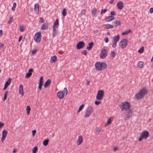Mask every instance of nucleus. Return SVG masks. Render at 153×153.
<instances>
[{"mask_svg": "<svg viewBox=\"0 0 153 153\" xmlns=\"http://www.w3.org/2000/svg\"><path fill=\"white\" fill-rule=\"evenodd\" d=\"M148 92V90L146 88H143L135 95V97L138 100H140L143 98L146 95Z\"/></svg>", "mask_w": 153, "mask_h": 153, "instance_id": "f257e3e1", "label": "nucleus"}, {"mask_svg": "<svg viewBox=\"0 0 153 153\" xmlns=\"http://www.w3.org/2000/svg\"><path fill=\"white\" fill-rule=\"evenodd\" d=\"M95 66L97 70L101 71L105 70L106 68L107 65L105 62H98L95 64Z\"/></svg>", "mask_w": 153, "mask_h": 153, "instance_id": "f03ea898", "label": "nucleus"}, {"mask_svg": "<svg viewBox=\"0 0 153 153\" xmlns=\"http://www.w3.org/2000/svg\"><path fill=\"white\" fill-rule=\"evenodd\" d=\"M130 104L128 102H122L120 105V107L122 111H126L128 110L130 108Z\"/></svg>", "mask_w": 153, "mask_h": 153, "instance_id": "7ed1b4c3", "label": "nucleus"}, {"mask_svg": "<svg viewBox=\"0 0 153 153\" xmlns=\"http://www.w3.org/2000/svg\"><path fill=\"white\" fill-rule=\"evenodd\" d=\"M149 133L147 131L144 130L142 131L140 134V137L138 138L139 141H141L143 139H146L149 137Z\"/></svg>", "mask_w": 153, "mask_h": 153, "instance_id": "20e7f679", "label": "nucleus"}, {"mask_svg": "<svg viewBox=\"0 0 153 153\" xmlns=\"http://www.w3.org/2000/svg\"><path fill=\"white\" fill-rule=\"evenodd\" d=\"M68 92L67 89L65 88H64L63 91H59L57 93V96L59 98L62 99L64 97L65 94L66 95L67 94Z\"/></svg>", "mask_w": 153, "mask_h": 153, "instance_id": "39448f33", "label": "nucleus"}, {"mask_svg": "<svg viewBox=\"0 0 153 153\" xmlns=\"http://www.w3.org/2000/svg\"><path fill=\"white\" fill-rule=\"evenodd\" d=\"M104 96V92L102 90H99L97 93L96 98L98 100H102Z\"/></svg>", "mask_w": 153, "mask_h": 153, "instance_id": "423d86ee", "label": "nucleus"}, {"mask_svg": "<svg viewBox=\"0 0 153 153\" xmlns=\"http://www.w3.org/2000/svg\"><path fill=\"white\" fill-rule=\"evenodd\" d=\"M41 33L40 32L36 33L34 36V39L36 42H39L41 41Z\"/></svg>", "mask_w": 153, "mask_h": 153, "instance_id": "0eeeda50", "label": "nucleus"}, {"mask_svg": "<svg viewBox=\"0 0 153 153\" xmlns=\"http://www.w3.org/2000/svg\"><path fill=\"white\" fill-rule=\"evenodd\" d=\"M107 55V51L105 49H102L100 54V57L103 59L105 58Z\"/></svg>", "mask_w": 153, "mask_h": 153, "instance_id": "6e6552de", "label": "nucleus"}, {"mask_svg": "<svg viewBox=\"0 0 153 153\" xmlns=\"http://www.w3.org/2000/svg\"><path fill=\"white\" fill-rule=\"evenodd\" d=\"M93 111V108L91 106L88 107L87 108V110L85 112V117H88L91 115Z\"/></svg>", "mask_w": 153, "mask_h": 153, "instance_id": "1a4fd4ad", "label": "nucleus"}, {"mask_svg": "<svg viewBox=\"0 0 153 153\" xmlns=\"http://www.w3.org/2000/svg\"><path fill=\"white\" fill-rule=\"evenodd\" d=\"M128 41L126 39H124L121 41L120 43V45L122 48H124L126 46L127 44Z\"/></svg>", "mask_w": 153, "mask_h": 153, "instance_id": "9d476101", "label": "nucleus"}, {"mask_svg": "<svg viewBox=\"0 0 153 153\" xmlns=\"http://www.w3.org/2000/svg\"><path fill=\"white\" fill-rule=\"evenodd\" d=\"M83 140V138L82 136V135L79 136L76 142L77 146L80 145L82 143Z\"/></svg>", "mask_w": 153, "mask_h": 153, "instance_id": "9b49d317", "label": "nucleus"}, {"mask_svg": "<svg viewBox=\"0 0 153 153\" xmlns=\"http://www.w3.org/2000/svg\"><path fill=\"white\" fill-rule=\"evenodd\" d=\"M7 134V132L5 129H4L2 131V137L1 139V141L3 142L6 139Z\"/></svg>", "mask_w": 153, "mask_h": 153, "instance_id": "f8f14e48", "label": "nucleus"}, {"mask_svg": "<svg viewBox=\"0 0 153 153\" xmlns=\"http://www.w3.org/2000/svg\"><path fill=\"white\" fill-rule=\"evenodd\" d=\"M85 43L83 42H78L76 45V48L78 49L82 48L85 46Z\"/></svg>", "mask_w": 153, "mask_h": 153, "instance_id": "ddd939ff", "label": "nucleus"}, {"mask_svg": "<svg viewBox=\"0 0 153 153\" xmlns=\"http://www.w3.org/2000/svg\"><path fill=\"white\" fill-rule=\"evenodd\" d=\"M59 21L58 19H56V20L53 23V28L57 29L58 27L59 26Z\"/></svg>", "mask_w": 153, "mask_h": 153, "instance_id": "4468645a", "label": "nucleus"}, {"mask_svg": "<svg viewBox=\"0 0 153 153\" xmlns=\"http://www.w3.org/2000/svg\"><path fill=\"white\" fill-rule=\"evenodd\" d=\"M39 5L38 3L35 4L34 6V10L35 11V13L36 14H38L39 13Z\"/></svg>", "mask_w": 153, "mask_h": 153, "instance_id": "2eb2a0df", "label": "nucleus"}, {"mask_svg": "<svg viewBox=\"0 0 153 153\" xmlns=\"http://www.w3.org/2000/svg\"><path fill=\"white\" fill-rule=\"evenodd\" d=\"M114 17L111 16H108V17H106L105 19L104 20L105 21L108 22H110L111 21L114 20Z\"/></svg>", "mask_w": 153, "mask_h": 153, "instance_id": "dca6fc26", "label": "nucleus"}, {"mask_svg": "<svg viewBox=\"0 0 153 153\" xmlns=\"http://www.w3.org/2000/svg\"><path fill=\"white\" fill-rule=\"evenodd\" d=\"M132 116V111L130 110L128 111L126 115V117L127 119H128L129 118Z\"/></svg>", "mask_w": 153, "mask_h": 153, "instance_id": "f3484780", "label": "nucleus"}, {"mask_svg": "<svg viewBox=\"0 0 153 153\" xmlns=\"http://www.w3.org/2000/svg\"><path fill=\"white\" fill-rule=\"evenodd\" d=\"M19 93L22 96H23L24 94V93L23 91V85L22 84H21L20 85L19 88Z\"/></svg>", "mask_w": 153, "mask_h": 153, "instance_id": "a211bd4d", "label": "nucleus"}, {"mask_svg": "<svg viewBox=\"0 0 153 153\" xmlns=\"http://www.w3.org/2000/svg\"><path fill=\"white\" fill-rule=\"evenodd\" d=\"M48 23H44L42 24L41 26V28L42 30H46L48 29Z\"/></svg>", "mask_w": 153, "mask_h": 153, "instance_id": "6ab92c4d", "label": "nucleus"}, {"mask_svg": "<svg viewBox=\"0 0 153 153\" xmlns=\"http://www.w3.org/2000/svg\"><path fill=\"white\" fill-rule=\"evenodd\" d=\"M33 69L32 68L28 70V73H27L25 77L28 78L32 75V72L33 71Z\"/></svg>", "mask_w": 153, "mask_h": 153, "instance_id": "aec40b11", "label": "nucleus"}, {"mask_svg": "<svg viewBox=\"0 0 153 153\" xmlns=\"http://www.w3.org/2000/svg\"><path fill=\"white\" fill-rule=\"evenodd\" d=\"M117 5L120 9H122L123 7V3L121 1L117 2Z\"/></svg>", "mask_w": 153, "mask_h": 153, "instance_id": "412c9836", "label": "nucleus"}, {"mask_svg": "<svg viewBox=\"0 0 153 153\" xmlns=\"http://www.w3.org/2000/svg\"><path fill=\"white\" fill-rule=\"evenodd\" d=\"M104 27L106 29H108L109 28H111L113 27V26L112 25L106 24L103 25Z\"/></svg>", "mask_w": 153, "mask_h": 153, "instance_id": "4be33fe9", "label": "nucleus"}, {"mask_svg": "<svg viewBox=\"0 0 153 153\" xmlns=\"http://www.w3.org/2000/svg\"><path fill=\"white\" fill-rule=\"evenodd\" d=\"M120 38V36L119 35H118L116 36H114L113 37V40L114 42H117L119 40Z\"/></svg>", "mask_w": 153, "mask_h": 153, "instance_id": "5701e85b", "label": "nucleus"}, {"mask_svg": "<svg viewBox=\"0 0 153 153\" xmlns=\"http://www.w3.org/2000/svg\"><path fill=\"white\" fill-rule=\"evenodd\" d=\"M57 60L56 56L55 55L51 57L50 62L51 63H53L56 62Z\"/></svg>", "mask_w": 153, "mask_h": 153, "instance_id": "b1692460", "label": "nucleus"}, {"mask_svg": "<svg viewBox=\"0 0 153 153\" xmlns=\"http://www.w3.org/2000/svg\"><path fill=\"white\" fill-rule=\"evenodd\" d=\"M51 83V80L48 79L45 82L44 85V87L45 88H46L48 85H49Z\"/></svg>", "mask_w": 153, "mask_h": 153, "instance_id": "393cba45", "label": "nucleus"}, {"mask_svg": "<svg viewBox=\"0 0 153 153\" xmlns=\"http://www.w3.org/2000/svg\"><path fill=\"white\" fill-rule=\"evenodd\" d=\"M112 121V120L111 119V118H110L105 123V126L106 127L111 124V123Z\"/></svg>", "mask_w": 153, "mask_h": 153, "instance_id": "a878e982", "label": "nucleus"}, {"mask_svg": "<svg viewBox=\"0 0 153 153\" xmlns=\"http://www.w3.org/2000/svg\"><path fill=\"white\" fill-rule=\"evenodd\" d=\"M113 24L114 25L116 26L121 25V23L119 21L116 20L114 21Z\"/></svg>", "mask_w": 153, "mask_h": 153, "instance_id": "bb28decb", "label": "nucleus"}, {"mask_svg": "<svg viewBox=\"0 0 153 153\" xmlns=\"http://www.w3.org/2000/svg\"><path fill=\"white\" fill-rule=\"evenodd\" d=\"M94 45V43L91 42L88 44V46L87 47V49L89 50H91L93 46Z\"/></svg>", "mask_w": 153, "mask_h": 153, "instance_id": "cd10ccee", "label": "nucleus"}, {"mask_svg": "<svg viewBox=\"0 0 153 153\" xmlns=\"http://www.w3.org/2000/svg\"><path fill=\"white\" fill-rule=\"evenodd\" d=\"M91 13L92 15L95 16L97 14V9L94 8L93 10H91Z\"/></svg>", "mask_w": 153, "mask_h": 153, "instance_id": "c85d7f7f", "label": "nucleus"}, {"mask_svg": "<svg viewBox=\"0 0 153 153\" xmlns=\"http://www.w3.org/2000/svg\"><path fill=\"white\" fill-rule=\"evenodd\" d=\"M57 33V29L53 28L52 36L53 37H55Z\"/></svg>", "mask_w": 153, "mask_h": 153, "instance_id": "c756f323", "label": "nucleus"}, {"mask_svg": "<svg viewBox=\"0 0 153 153\" xmlns=\"http://www.w3.org/2000/svg\"><path fill=\"white\" fill-rule=\"evenodd\" d=\"M143 63L142 61H139L137 63V66L140 68L143 67Z\"/></svg>", "mask_w": 153, "mask_h": 153, "instance_id": "7c9ffc66", "label": "nucleus"}, {"mask_svg": "<svg viewBox=\"0 0 153 153\" xmlns=\"http://www.w3.org/2000/svg\"><path fill=\"white\" fill-rule=\"evenodd\" d=\"M11 79L9 78L8 79L7 81L5 84V85L8 86L10 85L11 83Z\"/></svg>", "mask_w": 153, "mask_h": 153, "instance_id": "2f4dec72", "label": "nucleus"}, {"mask_svg": "<svg viewBox=\"0 0 153 153\" xmlns=\"http://www.w3.org/2000/svg\"><path fill=\"white\" fill-rule=\"evenodd\" d=\"M49 140L48 139L44 140L43 142V144L44 146H46L48 144Z\"/></svg>", "mask_w": 153, "mask_h": 153, "instance_id": "473e14b6", "label": "nucleus"}, {"mask_svg": "<svg viewBox=\"0 0 153 153\" xmlns=\"http://www.w3.org/2000/svg\"><path fill=\"white\" fill-rule=\"evenodd\" d=\"M85 105L84 104H82L79 108L78 110L77 111V113H79L84 108Z\"/></svg>", "mask_w": 153, "mask_h": 153, "instance_id": "72a5a7b5", "label": "nucleus"}, {"mask_svg": "<svg viewBox=\"0 0 153 153\" xmlns=\"http://www.w3.org/2000/svg\"><path fill=\"white\" fill-rule=\"evenodd\" d=\"M30 108L29 106H27V107L26 108V111L27 113V115H29L30 114Z\"/></svg>", "mask_w": 153, "mask_h": 153, "instance_id": "f704fd0d", "label": "nucleus"}, {"mask_svg": "<svg viewBox=\"0 0 153 153\" xmlns=\"http://www.w3.org/2000/svg\"><path fill=\"white\" fill-rule=\"evenodd\" d=\"M37 150V146H35L33 148L32 150L33 153H36Z\"/></svg>", "mask_w": 153, "mask_h": 153, "instance_id": "c9c22d12", "label": "nucleus"}, {"mask_svg": "<svg viewBox=\"0 0 153 153\" xmlns=\"http://www.w3.org/2000/svg\"><path fill=\"white\" fill-rule=\"evenodd\" d=\"M131 31L130 30H128V31H125V32H123L122 33V35H127L128 34L129 32H131Z\"/></svg>", "mask_w": 153, "mask_h": 153, "instance_id": "e433bc0d", "label": "nucleus"}, {"mask_svg": "<svg viewBox=\"0 0 153 153\" xmlns=\"http://www.w3.org/2000/svg\"><path fill=\"white\" fill-rule=\"evenodd\" d=\"M19 29L21 32H23L25 30L24 27L23 26H19Z\"/></svg>", "mask_w": 153, "mask_h": 153, "instance_id": "4c0bfd02", "label": "nucleus"}, {"mask_svg": "<svg viewBox=\"0 0 153 153\" xmlns=\"http://www.w3.org/2000/svg\"><path fill=\"white\" fill-rule=\"evenodd\" d=\"M16 6V4L15 2H14L13 4V6L12 8V10L14 11L15 10V8Z\"/></svg>", "mask_w": 153, "mask_h": 153, "instance_id": "58836bf2", "label": "nucleus"}, {"mask_svg": "<svg viewBox=\"0 0 153 153\" xmlns=\"http://www.w3.org/2000/svg\"><path fill=\"white\" fill-rule=\"evenodd\" d=\"M62 13L63 16H65L66 15L67 13L65 8L64 9L62 12Z\"/></svg>", "mask_w": 153, "mask_h": 153, "instance_id": "ea45409f", "label": "nucleus"}, {"mask_svg": "<svg viewBox=\"0 0 153 153\" xmlns=\"http://www.w3.org/2000/svg\"><path fill=\"white\" fill-rule=\"evenodd\" d=\"M7 94H8V91H6L5 93L4 94V99H3V101H4L6 100L7 98Z\"/></svg>", "mask_w": 153, "mask_h": 153, "instance_id": "a19ab883", "label": "nucleus"}, {"mask_svg": "<svg viewBox=\"0 0 153 153\" xmlns=\"http://www.w3.org/2000/svg\"><path fill=\"white\" fill-rule=\"evenodd\" d=\"M144 51V48L143 47H142L141 48L139 49L138 51V52L140 53H142Z\"/></svg>", "mask_w": 153, "mask_h": 153, "instance_id": "79ce46f5", "label": "nucleus"}, {"mask_svg": "<svg viewBox=\"0 0 153 153\" xmlns=\"http://www.w3.org/2000/svg\"><path fill=\"white\" fill-rule=\"evenodd\" d=\"M95 131L97 132L100 133L101 132V131L100 128L99 127H96L95 128Z\"/></svg>", "mask_w": 153, "mask_h": 153, "instance_id": "37998d69", "label": "nucleus"}, {"mask_svg": "<svg viewBox=\"0 0 153 153\" xmlns=\"http://www.w3.org/2000/svg\"><path fill=\"white\" fill-rule=\"evenodd\" d=\"M107 11V9H102L101 10V12L100 13L101 14H102L103 13H105Z\"/></svg>", "mask_w": 153, "mask_h": 153, "instance_id": "c03bdc74", "label": "nucleus"}, {"mask_svg": "<svg viewBox=\"0 0 153 153\" xmlns=\"http://www.w3.org/2000/svg\"><path fill=\"white\" fill-rule=\"evenodd\" d=\"M43 77L42 76H41L40 78L39 83L43 84Z\"/></svg>", "mask_w": 153, "mask_h": 153, "instance_id": "a18cd8bd", "label": "nucleus"}, {"mask_svg": "<svg viewBox=\"0 0 153 153\" xmlns=\"http://www.w3.org/2000/svg\"><path fill=\"white\" fill-rule=\"evenodd\" d=\"M85 12H86L85 10L83 9L82 10L80 14L81 16H82L85 13Z\"/></svg>", "mask_w": 153, "mask_h": 153, "instance_id": "49530a36", "label": "nucleus"}, {"mask_svg": "<svg viewBox=\"0 0 153 153\" xmlns=\"http://www.w3.org/2000/svg\"><path fill=\"white\" fill-rule=\"evenodd\" d=\"M117 42L113 41V44L112 45V47L114 48H115L117 46Z\"/></svg>", "mask_w": 153, "mask_h": 153, "instance_id": "de8ad7c7", "label": "nucleus"}, {"mask_svg": "<svg viewBox=\"0 0 153 153\" xmlns=\"http://www.w3.org/2000/svg\"><path fill=\"white\" fill-rule=\"evenodd\" d=\"M111 56L112 57H114L115 55V53L114 51H111Z\"/></svg>", "mask_w": 153, "mask_h": 153, "instance_id": "09e8293b", "label": "nucleus"}, {"mask_svg": "<svg viewBox=\"0 0 153 153\" xmlns=\"http://www.w3.org/2000/svg\"><path fill=\"white\" fill-rule=\"evenodd\" d=\"M101 102L98 101H95V104L96 105H98L101 103Z\"/></svg>", "mask_w": 153, "mask_h": 153, "instance_id": "8fccbe9b", "label": "nucleus"}, {"mask_svg": "<svg viewBox=\"0 0 153 153\" xmlns=\"http://www.w3.org/2000/svg\"><path fill=\"white\" fill-rule=\"evenodd\" d=\"M110 14L112 16H115L116 14V12L114 11H112L111 12Z\"/></svg>", "mask_w": 153, "mask_h": 153, "instance_id": "3c124183", "label": "nucleus"}, {"mask_svg": "<svg viewBox=\"0 0 153 153\" xmlns=\"http://www.w3.org/2000/svg\"><path fill=\"white\" fill-rule=\"evenodd\" d=\"M13 19V17H10V19L8 21V24H10L11 23V22H12V20Z\"/></svg>", "mask_w": 153, "mask_h": 153, "instance_id": "603ef678", "label": "nucleus"}, {"mask_svg": "<svg viewBox=\"0 0 153 153\" xmlns=\"http://www.w3.org/2000/svg\"><path fill=\"white\" fill-rule=\"evenodd\" d=\"M104 41L106 43H108V37H105L104 39Z\"/></svg>", "mask_w": 153, "mask_h": 153, "instance_id": "864d4df0", "label": "nucleus"}, {"mask_svg": "<svg viewBox=\"0 0 153 153\" xmlns=\"http://www.w3.org/2000/svg\"><path fill=\"white\" fill-rule=\"evenodd\" d=\"M4 123H2L1 122H0V129L1 128L4 126Z\"/></svg>", "mask_w": 153, "mask_h": 153, "instance_id": "5fc2aeb1", "label": "nucleus"}, {"mask_svg": "<svg viewBox=\"0 0 153 153\" xmlns=\"http://www.w3.org/2000/svg\"><path fill=\"white\" fill-rule=\"evenodd\" d=\"M42 84L39 83L38 88L40 90H41L42 89Z\"/></svg>", "mask_w": 153, "mask_h": 153, "instance_id": "6e6d98bb", "label": "nucleus"}, {"mask_svg": "<svg viewBox=\"0 0 153 153\" xmlns=\"http://www.w3.org/2000/svg\"><path fill=\"white\" fill-rule=\"evenodd\" d=\"M36 133V130H33L32 131V135L33 136H34L35 134Z\"/></svg>", "mask_w": 153, "mask_h": 153, "instance_id": "4d7b16f0", "label": "nucleus"}, {"mask_svg": "<svg viewBox=\"0 0 153 153\" xmlns=\"http://www.w3.org/2000/svg\"><path fill=\"white\" fill-rule=\"evenodd\" d=\"M149 12L150 13H153V7L151 8L150 9Z\"/></svg>", "mask_w": 153, "mask_h": 153, "instance_id": "13d9d810", "label": "nucleus"}, {"mask_svg": "<svg viewBox=\"0 0 153 153\" xmlns=\"http://www.w3.org/2000/svg\"><path fill=\"white\" fill-rule=\"evenodd\" d=\"M82 53H83L84 55H86L87 54V51L86 50H84L82 52Z\"/></svg>", "mask_w": 153, "mask_h": 153, "instance_id": "bf43d9fd", "label": "nucleus"}, {"mask_svg": "<svg viewBox=\"0 0 153 153\" xmlns=\"http://www.w3.org/2000/svg\"><path fill=\"white\" fill-rule=\"evenodd\" d=\"M22 36H20L19 37V38L18 40V42H20L22 40Z\"/></svg>", "mask_w": 153, "mask_h": 153, "instance_id": "052dcab7", "label": "nucleus"}, {"mask_svg": "<svg viewBox=\"0 0 153 153\" xmlns=\"http://www.w3.org/2000/svg\"><path fill=\"white\" fill-rule=\"evenodd\" d=\"M3 32L2 30H0V36L1 37L2 36Z\"/></svg>", "mask_w": 153, "mask_h": 153, "instance_id": "680f3d73", "label": "nucleus"}, {"mask_svg": "<svg viewBox=\"0 0 153 153\" xmlns=\"http://www.w3.org/2000/svg\"><path fill=\"white\" fill-rule=\"evenodd\" d=\"M39 22H41L42 23L44 22V20L42 18H41L40 19Z\"/></svg>", "mask_w": 153, "mask_h": 153, "instance_id": "e2e57ef3", "label": "nucleus"}, {"mask_svg": "<svg viewBox=\"0 0 153 153\" xmlns=\"http://www.w3.org/2000/svg\"><path fill=\"white\" fill-rule=\"evenodd\" d=\"M36 50H33L32 51V53H33V54H35L36 53Z\"/></svg>", "mask_w": 153, "mask_h": 153, "instance_id": "0e129e2a", "label": "nucleus"}, {"mask_svg": "<svg viewBox=\"0 0 153 153\" xmlns=\"http://www.w3.org/2000/svg\"><path fill=\"white\" fill-rule=\"evenodd\" d=\"M118 148L117 147H115L114 149V151H116L117 150H118Z\"/></svg>", "mask_w": 153, "mask_h": 153, "instance_id": "69168bd1", "label": "nucleus"}, {"mask_svg": "<svg viewBox=\"0 0 153 153\" xmlns=\"http://www.w3.org/2000/svg\"><path fill=\"white\" fill-rule=\"evenodd\" d=\"M7 86L4 85V87L3 88V90H5L7 88Z\"/></svg>", "mask_w": 153, "mask_h": 153, "instance_id": "338daca9", "label": "nucleus"}, {"mask_svg": "<svg viewBox=\"0 0 153 153\" xmlns=\"http://www.w3.org/2000/svg\"><path fill=\"white\" fill-rule=\"evenodd\" d=\"M16 149H14L13 150V152L15 153L16 152Z\"/></svg>", "mask_w": 153, "mask_h": 153, "instance_id": "774afa93", "label": "nucleus"}]
</instances>
